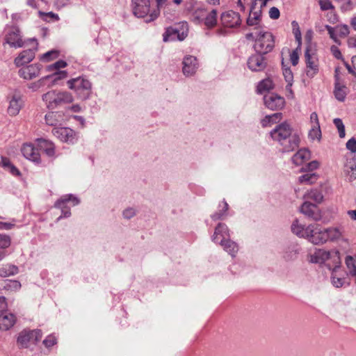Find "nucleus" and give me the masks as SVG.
I'll use <instances>...</instances> for the list:
<instances>
[{
    "label": "nucleus",
    "instance_id": "1",
    "mask_svg": "<svg viewBox=\"0 0 356 356\" xmlns=\"http://www.w3.org/2000/svg\"><path fill=\"white\" fill-rule=\"evenodd\" d=\"M273 140L282 146L284 152H289L299 147L300 139L296 133H293L291 126L286 122L276 126L270 133Z\"/></svg>",
    "mask_w": 356,
    "mask_h": 356
},
{
    "label": "nucleus",
    "instance_id": "2",
    "mask_svg": "<svg viewBox=\"0 0 356 356\" xmlns=\"http://www.w3.org/2000/svg\"><path fill=\"white\" fill-rule=\"evenodd\" d=\"M245 37L248 40H254V48L257 53L266 54L271 51L275 46L273 34L257 27L252 32L247 33Z\"/></svg>",
    "mask_w": 356,
    "mask_h": 356
},
{
    "label": "nucleus",
    "instance_id": "3",
    "mask_svg": "<svg viewBox=\"0 0 356 356\" xmlns=\"http://www.w3.org/2000/svg\"><path fill=\"white\" fill-rule=\"evenodd\" d=\"M42 101L49 109H55L63 105L72 103V94L66 90H52L42 96Z\"/></svg>",
    "mask_w": 356,
    "mask_h": 356
},
{
    "label": "nucleus",
    "instance_id": "4",
    "mask_svg": "<svg viewBox=\"0 0 356 356\" xmlns=\"http://www.w3.org/2000/svg\"><path fill=\"white\" fill-rule=\"evenodd\" d=\"M132 10L138 18H143L149 15V19L146 22H151L157 19L160 14L158 8H151L149 0H132Z\"/></svg>",
    "mask_w": 356,
    "mask_h": 356
},
{
    "label": "nucleus",
    "instance_id": "5",
    "mask_svg": "<svg viewBox=\"0 0 356 356\" xmlns=\"http://www.w3.org/2000/svg\"><path fill=\"white\" fill-rule=\"evenodd\" d=\"M67 84L70 90L75 92L78 98L86 100L90 96L92 83L88 79L83 76H79L68 80Z\"/></svg>",
    "mask_w": 356,
    "mask_h": 356
},
{
    "label": "nucleus",
    "instance_id": "6",
    "mask_svg": "<svg viewBox=\"0 0 356 356\" xmlns=\"http://www.w3.org/2000/svg\"><path fill=\"white\" fill-rule=\"evenodd\" d=\"M68 75L67 71L55 72L54 73L42 77L37 81L31 83L28 85V88L33 91H37L45 85L47 80L51 81V86L56 84L58 81L65 79Z\"/></svg>",
    "mask_w": 356,
    "mask_h": 356
},
{
    "label": "nucleus",
    "instance_id": "7",
    "mask_svg": "<svg viewBox=\"0 0 356 356\" xmlns=\"http://www.w3.org/2000/svg\"><path fill=\"white\" fill-rule=\"evenodd\" d=\"M68 202H71L72 206H76L80 203V200L78 197L72 194L63 195L56 202L54 207L60 209L62 211V215L58 218V220L62 218H67L70 216L71 212L70 208L66 206V204Z\"/></svg>",
    "mask_w": 356,
    "mask_h": 356
},
{
    "label": "nucleus",
    "instance_id": "8",
    "mask_svg": "<svg viewBox=\"0 0 356 356\" xmlns=\"http://www.w3.org/2000/svg\"><path fill=\"white\" fill-rule=\"evenodd\" d=\"M314 245L323 244L326 242L325 229L318 224L308 225V236L305 238Z\"/></svg>",
    "mask_w": 356,
    "mask_h": 356
},
{
    "label": "nucleus",
    "instance_id": "9",
    "mask_svg": "<svg viewBox=\"0 0 356 356\" xmlns=\"http://www.w3.org/2000/svg\"><path fill=\"white\" fill-rule=\"evenodd\" d=\"M188 35V28L181 26V29L173 28L170 26L166 29L165 32L163 33V41L165 42L170 41L184 40Z\"/></svg>",
    "mask_w": 356,
    "mask_h": 356
},
{
    "label": "nucleus",
    "instance_id": "10",
    "mask_svg": "<svg viewBox=\"0 0 356 356\" xmlns=\"http://www.w3.org/2000/svg\"><path fill=\"white\" fill-rule=\"evenodd\" d=\"M52 133L60 140L67 143L74 144L78 138L76 132L68 127H56Z\"/></svg>",
    "mask_w": 356,
    "mask_h": 356
},
{
    "label": "nucleus",
    "instance_id": "11",
    "mask_svg": "<svg viewBox=\"0 0 356 356\" xmlns=\"http://www.w3.org/2000/svg\"><path fill=\"white\" fill-rule=\"evenodd\" d=\"M42 68L41 64H31L19 69L18 74L24 79L31 80L40 76Z\"/></svg>",
    "mask_w": 356,
    "mask_h": 356
},
{
    "label": "nucleus",
    "instance_id": "12",
    "mask_svg": "<svg viewBox=\"0 0 356 356\" xmlns=\"http://www.w3.org/2000/svg\"><path fill=\"white\" fill-rule=\"evenodd\" d=\"M305 57L307 76L314 77L319 70L318 59L314 54H310L308 49L305 51Z\"/></svg>",
    "mask_w": 356,
    "mask_h": 356
},
{
    "label": "nucleus",
    "instance_id": "13",
    "mask_svg": "<svg viewBox=\"0 0 356 356\" xmlns=\"http://www.w3.org/2000/svg\"><path fill=\"white\" fill-rule=\"evenodd\" d=\"M330 38L334 42L340 44L339 38L347 36L349 33V28L346 24H338L332 28L329 25L325 26Z\"/></svg>",
    "mask_w": 356,
    "mask_h": 356
},
{
    "label": "nucleus",
    "instance_id": "14",
    "mask_svg": "<svg viewBox=\"0 0 356 356\" xmlns=\"http://www.w3.org/2000/svg\"><path fill=\"white\" fill-rule=\"evenodd\" d=\"M264 100L266 106L273 111L282 109L285 104L284 97L275 93L266 95L264 97Z\"/></svg>",
    "mask_w": 356,
    "mask_h": 356
},
{
    "label": "nucleus",
    "instance_id": "15",
    "mask_svg": "<svg viewBox=\"0 0 356 356\" xmlns=\"http://www.w3.org/2000/svg\"><path fill=\"white\" fill-rule=\"evenodd\" d=\"M182 72L186 76L194 75L198 68V63L196 57L193 56H186L182 61Z\"/></svg>",
    "mask_w": 356,
    "mask_h": 356
},
{
    "label": "nucleus",
    "instance_id": "16",
    "mask_svg": "<svg viewBox=\"0 0 356 356\" xmlns=\"http://www.w3.org/2000/svg\"><path fill=\"white\" fill-rule=\"evenodd\" d=\"M300 212L307 217L314 220H319L321 215L316 204L309 202L305 200L300 207Z\"/></svg>",
    "mask_w": 356,
    "mask_h": 356
},
{
    "label": "nucleus",
    "instance_id": "17",
    "mask_svg": "<svg viewBox=\"0 0 356 356\" xmlns=\"http://www.w3.org/2000/svg\"><path fill=\"white\" fill-rule=\"evenodd\" d=\"M265 54L257 53L251 56L248 60V66L250 70L254 72L264 70L266 67V62L263 56Z\"/></svg>",
    "mask_w": 356,
    "mask_h": 356
},
{
    "label": "nucleus",
    "instance_id": "18",
    "mask_svg": "<svg viewBox=\"0 0 356 356\" xmlns=\"http://www.w3.org/2000/svg\"><path fill=\"white\" fill-rule=\"evenodd\" d=\"M6 42L11 47L19 48L24 46V42L18 28L14 26L6 35Z\"/></svg>",
    "mask_w": 356,
    "mask_h": 356
},
{
    "label": "nucleus",
    "instance_id": "19",
    "mask_svg": "<svg viewBox=\"0 0 356 356\" xmlns=\"http://www.w3.org/2000/svg\"><path fill=\"white\" fill-rule=\"evenodd\" d=\"M22 152L27 159L36 163L40 162V155L38 149H35L32 144H24L22 147Z\"/></svg>",
    "mask_w": 356,
    "mask_h": 356
},
{
    "label": "nucleus",
    "instance_id": "20",
    "mask_svg": "<svg viewBox=\"0 0 356 356\" xmlns=\"http://www.w3.org/2000/svg\"><path fill=\"white\" fill-rule=\"evenodd\" d=\"M45 123L51 127L60 126L64 122V115L60 111H51L47 113L44 116Z\"/></svg>",
    "mask_w": 356,
    "mask_h": 356
},
{
    "label": "nucleus",
    "instance_id": "21",
    "mask_svg": "<svg viewBox=\"0 0 356 356\" xmlns=\"http://www.w3.org/2000/svg\"><path fill=\"white\" fill-rule=\"evenodd\" d=\"M23 104L22 95L19 92H15L13 94L10 100V105L8 108V112L10 115H16L19 113Z\"/></svg>",
    "mask_w": 356,
    "mask_h": 356
},
{
    "label": "nucleus",
    "instance_id": "22",
    "mask_svg": "<svg viewBox=\"0 0 356 356\" xmlns=\"http://www.w3.org/2000/svg\"><path fill=\"white\" fill-rule=\"evenodd\" d=\"M15 322L16 317L14 314L8 312L0 313V330H8L15 325Z\"/></svg>",
    "mask_w": 356,
    "mask_h": 356
},
{
    "label": "nucleus",
    "instance_id": "23",
    "mask_svg": "<svg viewBox=\"0 0 356 356\" xmlns=\"http://www.w3.org/2000/svg\"><path fill=\"white\" fill-rule=\"evenodd\" d=\"M266 3V0H254L250 10L249 17L246 22H250V19L259 21L261 17V7L265 6Z\"/></svg>",
    "mask_w": 356,
    "mask_h": 356
},
{
    "label": "nucleus",
    "instance_id": "24",
    "mask_svg": "<svg viewBox=\"0 0 356 356\" xmlns=\"http://www.w3.org/2000/svg\"><path fill=\"white\" fill-rule=\"evenodd\" d=\"M35 58L34 49H26L19 54V55L15 59V64L19 67L24 64L30 63Z\"/></svg>",
    "mask_w": 356,
    "mask_h": 356
},
{
    "label": "nucleus",
    "instance_id": "25",
    "mask_svg": "<svg viewBox=\"0 0 356 356\" xmlns=\"http://www.w3.org/2000/svg\"><path fill=\"white\" fill-rule=\"evenodd\" d=\"M330 253L323 249H316L309 255V261L313 264H323L330 258Z\"/></svg>",
    "mask_w": 356,
    "mask_h": 356
},
{
    "label": "nucleus",
    "instance_id": "26",
    "mask_svg": "<svg viewBox=\"0 0 356 356\" xmlns=\"http://www.w3.org/2000/svg\"><path fill=\"white\" fill-rule=\"evenodd\" d=\"M227 237H229V231L227 226L225 223H218L212 236V241L214 243H218L220 239H227Z\"/></svg>",
    "mask_w": 356,
    "mask_h": 356
},
{
    "label": "nucleus",
    "instance_id": "27",
    "mask_svg": "<svg viewBox=\"0 0 356 356\" xmlns=\"http://www.w3.org/2000/svg\"><path fill=\"white\" fill-rule=\"evenodd\" d=\"M209 29H215L216 33L219 35H225L229 33L232 29L236 28L240 24H232L228 26L225 24H206Z\"/></svg>",
    "mask_w": 356,
    "mask_h": 356
},
{
    "label": "nucleus",
    "instance_id": "28",
    "mask_svg": "<svg viewBox=\"0 0 356 356\" xmlns=\"http://www.w3.org/2000/svg\"><path fill=\"white\" fill-rule=\"evenodd\" d=\"M344 172L349 181H353L356 179V158L347 159L344 165Z\"/></svg>",
    "mask_w": 356,
    "mask_h": 356
},
{
    "label": "nucleus",
    "instance_id": "29",
    "mask_svg": "<svg viewBox=\"0 0 356 356\" xmlns=\"http://www.w3.org/2000/svg\"><path fill=\"white\" fill-rule=\"evenodd\" d=\"M37 143L38 148L48 156L52 157L55 155V146L52 142L46 139L38 138L37 139Z\"/></svg>",
    "mask_w": 356,
    "mask_h": 356
},
{
    "label": "nucleus",
    "instance_id": "30",
    "mask_svg": "<svg viewBox=\"0 0 356 356\" xmlns=\"http://www.w3.org/2000/svg\"><path fill=\"white\" fill-rule=\"evenodd\" d=\"M218 243H219L223 248L224 250L232 257H235L236 254L238 252V244L229 238L220 239Z\"/></svg>",
    "mask_w": 356,
    "mask_h": 356
},
{
    "label": "nucleus",
    "instance_id": "31",
    "mask_svg": "<svg viewBox=\"0 0 356 356\" xmlns=\"http://www.w3.org/2000/svg\"><path fill=\"white\" fill-rule=\"evenodd\" d=\"M291 229V232L298 237L305 238L306 236H308V226L305 227L300 224L298 219L293 220Z\"/></svg>",
    "mask_w": 356,
    "mask_h": 356
},
{
    "label": "nucleus",
    "instance_id": "32",
    "mask_svg": "<svg viewBox=\"0 0 356 356\" xmlns=\"http://www.w3.org/2000/svg\"><path fill=\"white\" fill-rule=\"evenodd\" d=\"M310 158V152L307 149H300L292 157V162L296 165L302 164Z\"/></svg>",
    "mask_w": 356,
    "mask_h": 356
},
{
    "label": "nucleus",
    "instance_id": "33",
    "mask_svg": "<svg viewBox=\"0 0 356 356\" xmlns=\"http://www.w3.org/2000/svg\"><path fill=\"white\" fill-rule=\"evenodd\" d=\"M348 92V88L343 84L337 81L334 84V95L335 98L339 102H344Z\"/></svg>",
    "mask_w": 356,
    "mask_h": 356
},
{
    "label": "nucleus",
    "instance_id": "34",
    "mask_svg": "<svg viewBox=\"0 0 356 356\" xmlns=\"http://www.w3.org/2000/svg\"><path fill=\"white\" fill-rule=\"evenodd\" d=\"M33 342L30 330L22 331L17 337V343L20 348H26L29 343Z\"/></svg>",
    "mask_w": 356,
    "mask_h": 356
},
{
    "label": "nucleus",
    "instance_id": "35",
    "mask_svg": "<svg viewBox=\"0 0 356 356\" xmlns=\"http://www.w3.org/2000/svg\"><path fill=\"white\" fill-rule=\"evenodd\" d=\"M18 273L19 268L15 265L6 264H3L0 266V276L2 277L15 275Z\"/></svg>",
    "mask_w": 356,
    "mask_h": 356
},
{
    "label": "nucleus",
    "instance_id": "36",
    "mask_svg": "<svg viewBox=\"0 0 356 356\" xmlns=\"http://www.w3.org/2000/svg\"><path fill=\"white\" fill-rule=\"evenodd\" d=\"M325 234L326 241L328 240L331 241H335L339 240L342 236V231L339 227H329L325 229Z\"/></svg>",
    "mask_w": 356,
    "mask_h": 356
},
{
    "label": "nucleus",
    "instance_id": "37",
    "mask_svg": "<svg viewBox=\"0 0 356 356\" xmlns=\"http://www.w3.org/2000/svg\"><path fill=\"white\" fill-rule=\"evenodd\" d=\"M282 118V113H275L272 115H266L261 120V123L262 127H270L273 124L279 122Z\"/></svg>",
    "mask_w": 356,
    "mask_h": 356
},
{
    "label": "nucleus",
    "instance_id": "38",
    "mask_svg": "<svg viewBox=\"0 0 356 356\" xmlns=\"http://www.w3.org/2000/svg\"><path fill=\"white\" fill-rule=\"evenodd\" d=\"M304 199L305 200H313L316 204H320L323 200V195L321 191L315 188L312 189L304 195Z\"/></svg>",
    "mask_w": 356,
    "mask_h": 356
},
{
    "label": "nucleus",
    "instance_id": "39",
    "mask_svg": "<svg viewBox=\"0 0 356 356\" xmlns=\"http://www.w3.org/2000/svg\"><path fill=\"white\" fill-rule=\"evenodd\" d=\"M222 22H241L240 15L233 10H228L221 15Z\"/></svg>",
    "mask_w": 356,
    "mask_h": 356
},
{
    "label": "nucleus",
    "instance_id": "40",
    "mask_svg": "<svg viewBox=\"0 0 356 356\" xmlns=\"http://www.w3.org/2000/svg\"><path fill=\"white\" fill-rule=\"evenodd\" d=\"M305 175L300 176L298 178V181L300 184H312L315 183L318 178V175L315 172H306Z\"/></svg>",
    "mask_w": 356,
    "mask_h": 356
},
{
    "label": "nucleus",
    "instance_id": "41",
    "mask_svg": "<svg viewBox=\"0 0 356 356\" xmlns=\"http://www.w3.org/2000/svg\"><path fill=\"white\" fill-rule=\"evenodd\" d=\"M273 88V83L271 79H266L259 82L257 86V92L263 93L265 91H268Z\"/></svg>",
    "mask_w": 356,
    "mask_h": 356
},
{
    "label": "nucleus",
    "instance_id": "42",
    "mask_svg": "<svg viewBox=\"0 0 356 356\" xmlns=\"http://www.w3.org/2000/svg\"><path fill=\"white\" fill-rule=\"evenodd\" d=\"M60 55V51L56 49H52L40 56V59L42 61L49 62L57 58Z\"/></svg>",
    "mask_w": 356,
    "mask_h": 356
},
{
    "label": "nucleus",
    "instance_id": "43",
    "mask_svg": "<svg viewBox=\"0 0 356 356\" xmlns=\"http://www.w3.org/2000/svg\"><path fill=\"white\" fill-rule=\"evenodd\" d=\"M222 210H220L219 211L216 212L215 213L211 215V217L213 220H218L222 219L225 216H227V211L229 208L228 204L225 200L222 202Z\"/></svg>",
    "mask_w": 356,
    "mask_h": 356
},
{
    "label": "nucleus",
    "instance_id": "44",
    "mask_svg": "<svg viewBox=\"0 0 356 356\" xmlns=\"http://www.w3.org/2000/svg\"><path fill=\"white\" fill-rule=\"evenodd\" d=\"M67 63L65 60H59L54 63L49 65L47 67V71L53 72L54 70H57L56 72H60V69L65 68L67 67Z\"/></svg>",
    "mask_w": 356,
    "mask_h": 356
},
{
    "label": "nucleus",
    "instance_id": "45",
    "mask_svg": "<svg viewBox=\"0 0 356 356\" xmlns=\"http://www.w3.org/2000/svg\"><path fill=\"white\" fill-rule=\"evenodd\" d=\"M293 33L294 35L296 42L298 43V49H301L302 45V34L298 24L293 26Z\"/></svg>",
    "mask_w": 356,
    "mask_h": 356
},
{
    "label": "nucleus",
    "instance_id": "46",
    "mask_svg": "<svg viewBox=\"0 0 356 356\" xmlns=\"http://www.w3.org/2000/svg\"><path fill=\"white\" fill-rule=\"evenodd\" d=\"M39 15L43 21H47L48 19L52 21H58L60 19L58 15L52 12L43 13L40 11Z\"/></svg>",
    "mask_w": 356,
    "mask_h": 356
},
{
    "label": "nucleus",
    "instance_id": "47",
    "mask_svg": "<svg viewBox=\"0 0 356 356\" xmlns=\"http://www.w3.org/2000/svg\"><path fill=\"white\" fill-rule=\"evenodd\" d=\"M283 75L286 81L287 82L286 88L289 89L293 84V75L291 70L289 68H285L283 70Z\"/></svg>",
    "mask_w": 356,
    "mask_h": 356
},
{
    "label": "nucleus",
    "instance_id": "48",
    "mask_svg": "<svg viewBox=\"0 0 356 356\" xmlns=\"http://www.w3.org/2000/svg\"><path fill=\"white\" fill-rule=\"evenodd\" d=\"M333 122L338 129L339 137L343 138L346 135V133L345 127L342 120L340 118H335L334 119Z\"/></svg>",
    "mask_w": 356,
    "mask_h": 356
},
{
    "label": "nucleus",
    "instance_id": "49",
    "mask_svg": "<svg viewBox=\"0 0 356 356\" xmlns=\"http://www.w3.org/2000/svg\"><path fill=\"white\" fill-rule=\"evenodd\" d=\"M319 167V163L317 161H312L307 163L305 167H302L300 172H310L317 169Z\"/></svg>",
    "mask_w": 356,
    "mask_h": 356
},
{
    "label": "nucleus",
    "instance_id": "50",
    "mask_svg": "<svg viewBox=\"0 0 356 356\" xmlns=\"http://www.w3.org/2000/svg\"><path fill=\"white\" fill-rule=\"evenodd\" d=\"M321 136V132L320 129V126H313L312 129L309 131V136L311 139H320Z\"/></svg>",
    "mask_w": 356,
    "mask_h": 356
},
{
    "label": "nucleus",
    "instance_id": "51",
    "mask_svg": "<svg viewBox=\"0 0 356 356\" xmlns=\"http://www.w3.org/2000/svg\"><path fill=\"white\" fill-rule=\"evenodd\" d=\"M338 268H339V266H336L333 269V272H332V283L336 287L342 286L343 284H344V280L343 279H341V278H339V277H336L334 275V273L337 271V270Z\"/></svg>",
    "mask_w": 356,
    "mask_h": 356
},
{
    "label": "nucleus",
    "instance_id": "52",
    "mask_svg": "<svg viewBox=\"0 0 356 356\" xmlns=\"http://www.w3.org/2000/svg\"><path fill=\"white\" fill-rule=\"evenodd\" d=\"M10 238L6 234H0V248L4 249L10 246Z\"/></svg>",
    "mask_w": 356,
    "mask_h": 356
},
{
    "label": "nucleus",
    "instance_id": "53",
    "mask_svg": "<svg viewBox=\"0 0 356 356\" xmlns=\"http://www.w3.org/2000/svg\"><path fill=\"white\" fill-rule=\"evenodd\" d=\"M57 342V339L56 338V337H54V335H49L44 341H43V344L47 347V348H50L51 346H53L54 344H56Z\"/></svg>",
    "mask_w": 356,
    "mask_h": 356
},
{
    "label": "nucleus",
    "instance_id": "54",
    "mask_svg": "<svg viewBox=\"0 0 356 356\" xmlns=\"http://www.w3.org/2000/svg\"><path fill=\"white\" fill-rule=\"evenodd\" d=\"M300 49H298V47L295 50H293L291 54H290V60L293 65H296L298 63L299 60V55H298V51H300Z\"/></svg>",
    "mask_w": 356,
    "mask_h": 356
},
{
    "label": "nucleus",
    "instance_id": "55",
    "mask_svg": "<svg viewBox=\"0 0 356 356\" xmlns=\"http://www.w3.org/2000/svg\"><path fill=\"white\" fill-rule=\"evenodd\" d=\"M31 336L33 343H37L42 338V332L40 330H30Z\"/></svg>",
    "mask_w": 356,
    "mask_h": 356
},
{
    "label": "nucleus",
    "instance_id": "56",
    "mask_svg": "<svg viewBox=\"0 0 356 356\" xmlns=\"http://www.w3.org/2000/svg\"><path fill=\"white\" fill-rule=\"evenodd\" d=\"M346 148L352 153H356V139L351 138L346 143Z\"/></svg>",
    "mask_w": 356,
    "mask_h": 356
},
{
    "label": "nucleus",
    "instance_id": "57",
    "mask_svg": "<svg viewBox=\"0 0 356 356\" xmlns=\"http://www.w3.org/2000/svg\"><path fill=\"white\" fill-rule=\"evenodd\" d=\"M205 22H217V10L213 9L208 13L206 17Z\"/></svg>",
    "mask_w": 356,
    "mask_h": 356
},
{
    "label": "nucleus",
    "instance_id": "58",
    "mask_svg": "<svg viewBox=\"0 0 356 356\" xmlns=\"http://www.w3.org/2000/svg\"><path fill=\"white\" fill-rule=\"evenodd\" d=\"M123 217L126 219H130L136 215V211L134 208H127L122 213Z\"/></svg>",
    "mask_w": 356,
    "mask_h": 356
},
{
    "label": "nucleus",
    "instance_id": "59",
    "mask_svg": "<svg viewBox=\"0 0 356 356\" xmlns=\"http://www.w3.org/2000/svg\"><path fill=\"white\" fill-rule=\"evenodd\" d=\"M269 16L272 19H277L280 17V10L276 7H272L269 10Z\"/></svg>",
    "mask_w": 356,
    "mask_h": 356
},
{
    "label": "nucleus",
    "instance_id": "60",
    "mask_svg": "<svg viewBox=\"0 0 356 356\" xmlns=\"http://www.w3.org/2000/svg\"><path fill=\"white\" fill-rule=\"evenodd\" d=\"M70 3V0H55L54 6L58 9H61Z\"/></svg>",
    "mask_w": 356,
    "mask_h": 356
},
{
    "label": "nucleus",
    "instance_id": "61",
    "mask_svg": "<svg viewBox=\"0 0 356 356\" xmlns=\"http://www.w3.org/2000/svg\"><path fill=\"white\" fill-rule=\"evenodd\" d=\"M0 165L5 169H8L13 164L11 163L9 159L6 158V157H3L2 156L1 157V162H0Z\"/></svg>",
    "mask_w": 356,
    "mask_h": 356
},
{
    "label": "nucleus",
    "instance_id": "62",
    "mask_svg": "<svg viewBox=\"0 0 356 356\" xmlns=\"http://www.w3.org/2000/svg\"><path fill=\"white\" fill-rule=\"evenodd\" d=\"M320 6L321 8L323 10H327L332 8L331 2L328 0L321 1Z\"/></svg>",
    "mask_w": 356,
    "mask_h": 356
},
{
    "label": "nucleus",
    "instance_id": "63",
    "mask_svg": "<svg viewBox=\"0 0 356 356\" xmlns=\"http://www.w3.org/2000/svg\"><path fill=\"white\" fill-rule=\"evenodd\" d=\"M310 120L312 123L313 124V126H319L318 115L316 114V113L314 112L311 114Z\"/></svg>",
    "mask_w": 356,
    "mask_h": 356
},
{
    "label": "nucleus",
    "instance_id": "64",
    "mask_svg": "<svg viewBox=\"0 0 356 356\" xmlns=\"http://www.w3.org/2000/svg\"><path fill=\"white\" fill-rule=\"evenodd\" d=\"M331 51H332V54L334 55V56L335 58H341V51H339V49L337 47L332 46L331 47Z\"/></svg>",
    "mask_w": 356,
    "mask_h": 356
}]
</instances>
